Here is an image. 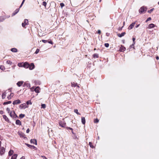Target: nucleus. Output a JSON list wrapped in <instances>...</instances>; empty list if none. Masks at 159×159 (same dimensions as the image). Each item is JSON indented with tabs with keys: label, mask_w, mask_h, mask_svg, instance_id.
I'll return each mask as SVG.
<instances>
[{
	"label": "nucleus",
	"mask_w": 159,
	"mask_h": 159,
	"mask_svg": "<svg viewBox=\"0 0 159 159\" xmlns=\"http://www.w3.org/2000/svg\"><path fill=\"white\" fill-rule=\"evenodd\" d=\"M29 24L28 20L25 19L24 20V22L22 23V26L23 27L25 28L26 25H28Z\"/></svg>",
	"instance_id": "f257e3e1"
},
{
	"label": "nucleus",
	"mask_w": 159,
	"mask_h": 159,
	"mask_svg": "<svg viewBox=\"0 0 159 159\" xmlns=\"http://www.w3.org/2000/svg\"><path fill=\"white\" fill-rule=\"evenodd\" d=\"M147 10V8L146 7H144L143 6L141 7L140 9L139 10V13H141L143 12L144 11H146Z\"/></svg>",
	"instance_id": "f03ea898"
},
{
	"label": "nucleus",
	"mask_w": 159,
	"mask_h": 159,
	"mask_svg": "<svg viewBox=\"0 0 159 159\" xmlns=\"http://www.w3.org/2000/svg\"><path fill=\"white\" fill-rule=\"evenodd\" d=\"M10 116L13 118H16L17 117V115L15 113L14 111H11L10 113Z\"/></svg>",
	"instance_id": "7ed1b4c3"
},
{
	"label": "nucleus",
	"mask_w": 159,
	"mask_h": 159,
	"mask_svg": "<svg viewBox=\"0 0 159 159\" xmlns=\"http://www.w3.org/2000/svg\"><path fill=\"white\" fill-rule=\"evenodd\" d=\"M59 123V125L62 127H64L66 126V123L64 121H60Z\"/></svg>",
	"instance_id": "20e7f679"
},
{
	"label": "nucleus",
	"mask_w": 159,
	"mask_h": 159,
	"mask_svg": "<svg viewBox=\"0 0 159 159\" xmlns=\"http://www.w3.org/2000/svg\"><path fill=\"white\" fill-rule=\"evenodd\" d=\"M5 151V149L3 147H1L0 148V155H3Z\"/></svg>",
	"instance_id": "39448f33"
},
{
	"label": "nucleus",
	"mask_w": 159,
	"mask_h": 159,
	"mask_svg": "<svg viewBox=\"0 0 159 159\" xmlns=\"http://www.w3.org/2000/svg\"><path fill=\"white\" fill-rule=\"evenodd\" d=\"M28 107V106L26 105L25 103H23L20 105V108L22 109H25Z\"/></svg>",
	"instance_id": "423d86ee"
},
{
	"label": "nucleus",
	"mask_w": 159,
	"mask_h": 159,
	"mask_svg": "<svg viewBox=\"0 0 159 159\" xmlns=\"http://www.w3.org/2000/svg\"><path fill=\"white\" fill-rule=\"evenodd\" d=\"M30 66V64L27 62L23 63V67L25 68H29Z\"/></svg>",
	"instance_id": "0eeeda50"
},
{
	"label": "nucleus",
	"mask_w": 159,
	"mask_h": 159,
	"mask_svg": "<svg viewBox=\"0 0 159 159\" xmlns=\"http://www.w3.org/2000/svg\"><path fill=\"white\" fill-rule=\"evenodd\" d=\"M34 65L33 63H31L30 64V66L29 68V69L30 70H32L34 68Z\"/></svg>",
	"instance_id": "6e6552de"
},
{
	"label": "nucleus",
	"mask_w": 159,
	"mask_h": 159,
	"mask_svg": "<svg viewBox=\"0 0 159 159\" xmlns=\"http://www.w3.org/2000/svg\"><path fill=\"white\" fill-rule=\"evenodd\" d=\"M135 24V22H134V23H133L131 24L129 26L128 29L129 30L132 29L133 28V27H134Z\"/></svg>",
	"instance_id": "1a4fd4ad"
},
{
	"label": "nucleus",
	"mask_w": 159,
	"mask_h": 159,
	"mask_svg": "<svg viewBox=\"0 0 159 159\" xmlns=\"http://www.w3.org/2000/svg\"><path fill=\"white\" fill-rule=\"evenodd\" d=\"M20 103H21L20 101V100L18 99V100H15L14 101H13V105H15V104H20Z\"/></svg>",
	"instance_id": "9d476101"
},
{
	"label": "nucleus",
	"mask_w": 159,
	"mask_h": 159,
	"mask_svg": "<svg viewBox=\"0 0 159 159\" xmlns=\"http://www.w3.org/2000/svg\"><path fill=\"white\" fill-rule=\"evenodd\" d=\"M125 48L124 46L121 45L120 48L119 50L120 52H124L125 50Z\"/></svg>",
	"instance_id": "9b49d317"
},
{
	"label": "nucleus",
	"mask_w": 159,
	"mask_h": 159,
	"mask_svg": "<svg viewBox=\"0 0 159 159\" xmlns=\"http://www.w3.org/2000/svg\"><path fill=\"white\" fill-rule=\"evenodd\" d=\"M19 9L17 8L16 10L13 13L12 16H14L15 15H16L19 11Z\"/></svg>",
	"instance_id": "f8f14e48"
},
{
	"label": "nucleus",
	"mask_w": 159,
	"mask_h": 159,
	"mask_svg": "<svg viewBox=\"0 0 159 159\" xmlns=\"http://www.w3.org/2000/svg\"><path fill=\"white\" fill-rule=\"evenodd\" d=\"M23 81H20L18 82L16 84L18 87H20L21 86L23 83Z\"/></svg>",
	"instance_id": "ddd939ff"
},
{
	"label": "nucleus",
	"mask_w": 159,
	"mask_h": 159,
	"mask_svg": "<svg viewBox=\"0 0 159 159\" xmlns=\"http://www.w3.org/2000/svg\"><path fill=\"white\" fill-rule=\"evenodd\" d=\"M125 34V32L122 33L121 34H117V36L119 37H121L123 36Z\"/></svg>",
	"instance_id": "4468645a"
},
{
	"label": "nucleus",
	"mask_w": 159,
	"mask_h": 159,
	"mask_svg": "<svg viewBox=\"0 0 159 159\" xmlns=\"http://www.w3.org/2000/svg\"><path fill=\"white\" fill-rule=\"evenodd\" d=\"M24 85L25 86H26L28 88H30V84L28 82H26L25 83Z\"/></svg>",
	"instance_id": "2eb2a0df"
},
{
	"label": "nucleus",
	"mask_w": 159,
	"mask_h": 159,
	"mask_svg": "<svg viewBox=\"0 0 159 159\" xmlns=\"http://www.w3.org/2000/svg\"><path fill=\"white\" fill-rule=\"evenodd\" d=\"M40 88L39 87H37L34 89V91L36 93H39L40 92Z\"/></svg>",
	"instance_id": "dca6fc26"
},
{
	"label": "nucleus",
	"mask_w": 159,
	"mask_h": 159,
	"mask_svg": "<svg viewBox=\"0 0 159 159\" xmlns=\"http://www.w3.org/2000/svg\"><path fill=\"white\" fill-rule=\"evenodd\" d=\"M30 143H32L37 144V141L36 139H31L30 141Z\"/></svg>",
	"instance_id": "f3484780"
},
{
	"label": "nucleus",
	"mask_w": 159,
	"mask_h": 159,
	"mask_svg": "<svg viewBox=\"0 0 159 159\" xmlns=\"http://www.w3.org/2000/svg\"><path fill=\"white\" fill-rule=\"evenodd\" d=\"M72 137L74 139L76 140L79 139V137L76 135L75 134L73 135Z\"/></svg>",
	"instance_id": "a211bd4d"
},
{
	"label": "nucleus",
	"mask_w": 159,
	"mask_h": 159,
	"mask_svg": "<svg viewBox=\"0 0 159 159\" xmlns=\"http://www.w3.org/2000/svg\"><path fill=\"white\" fill-rule=\"evenodd\" d=\"M81 122L83 124H85V120L84 117H81Z\"/></svg>",
	"instance_id": "6ab92c4d"
},
{
	"label": "nucleus",
	"mask_w": 159,
	"mask_h": 159,
	"mask_svg": "<svg viewBox=\"0 0 159 159\" xmlns=\"http://www.w3.org/2000/svg\"><path fill=\"white\" fill-rule=\"evenodd\" d=\"M13 95L14 94L13 93H11L7 97L8 99L9 100L11 99V98L13 96Z\"/></svg>",
	"instance_id": "aec40b11"
},
{
	"label": "nucleus",
	"mask_w": 159,
	"mask_h": 159,
	"mask_svg": "<svg viewBox=\"0 0 159 159\" xmlns=\"http://www.w3.org/2000/svg\"><path fill=\"white\" fill-rule=\"evenodd\" d=\"M14 152L12 150H10L9 152H8V155L9 156H11L13 153Z\"/></svg>",
	"instance_id": "412c9836"
},
{
	"label": "nucleus",
	"mask_w": 159,
	"mask_h": 159,
	"mask_svg": "<svg viewBox=\"0 0 159 159\" xmlns=\"http://www.w3.org/2000/svg\"><path fill=\"white\" fill-rule=\"evenodd\" d=\"M155 27V25L153 24H151L149 25L148 28H152Z\"/></svg>",
	"instance_id": "4be33fe9"
},
{
	"label": "nucleus",
	"mask_w": 159,
	"mask_h": 159,
	"mask_svg": "<svg viewBox=\"0 0 159 159\" xmlns=\"http://www.w3.org/2000/svg\"><path fill=\"white\" fill-rule=\"evenodd\" d=\"M11 51L13 52H17V49L15 48H13L11 49Z\"/></svg>",
	"instance_id": "5701e85b"
},
{
	"label": "nucleus",
	"mask_w": 159,
	"mask_h": 159,
	"mask_svg": "<svg viewBox=\"0 0 159 159\" xmlns=\"http://www.w3.org/2000/svg\"><path fill=\"white\" fill-rule=\"evenodd\" d=\"M17 156V154H14L11 157V159H16Z\"/></svg>",
	"instance_id": "b1692460"
},
{
	"label": "nucleus",
	"mask_w": 159,
	"mask_h": 159,
	"mask_svg": "<svg viewBox=\"0 0 159 159\" xmlns=\"http://www.w3.org/2000/svg\"><path fill=\"white\" fill-rule=\"evenodd\" d=\"M16 125H21V121L18 120H16Z\"/></svg>",
	"instance_id": "393cba45"
},
{
	"label": "nucleus",
	"mask_w": 159,
	"mask_h": 159,
	"mask_svg": "<svg viewBox=\"0 0 159 159\" xmlns=\"http://www.w3.org/2000/svg\"><path fill=\"white\" fill-rule=\"evenodd\" d=\"M18 66L19 67H23V62H20L18 64Z\"/></svg>",
	"instance_id": "a878e982"
},
{
	"label": "nucleus",
	"mask_w": 159,
	"mask_h": 159,
	"mask_svg": "<svg viewBox=\"0 0 159 159\" xmlns=\"http://www.w3.org/2000/svg\"><path fill=\"white\" fill-rule=\"evenodd\" d=\"M6 93L5 92H4L2 94V98L4 99L5 98L6 96Z\"/></svg>",
	"instance_id": "bb28decb"
},
{
	"label": "nucleus",
	"mask_w": 159,
	"mask_h": 159,
	"mask_svg": "<svg viewBox=\"0 0 159 159\" xmlns=\"http://www.w3.org/2000/svg\"><path fill=\"white\" fill-rule=\"evenodd\" d=\"M93 57L94 58H98V55L97 53H95L93 55Z\"/></svg>",
	"instance_id": "cd10ccee"
},
{
	"label": "nucleus",
	"mask_w": 159,
	"mask_h": 159,
	"mask_svg": "<svg viewBox=\"0 0 159 159\" xmlns=\"http://www.w3.org/2000/svg\"><path fill=\"white\" fill-rule=\"evenodd\" d=\"M77 85V83H75L73 82H72L71 83V85L72 87H75Z\"/></svg>",
	"instance_id": "c85d7f7f"
},
{
	"label": "nucleus",
	"mask_w": 159,
	"mask_h": 159,
	"mask_svg": "<svg viewBox=\"0 0 159 159\" xmlns=\"http://www.w3.org/2000/svg\"><path fill=\"white\" fill-rule=\"evenodd\" d=\"M5 20V18L3 16H0V22L3 21Z\"/></svg>",
	"instance_id": "c756f323"
},
{
	"label": "nucleus",
	"mask_w": 159,
	"mask_h": 159,
	"mask_svg": "<svg viewBox=\"0 0 159 159\" xmlns=\"http://www.w3.org/2000/svg\"><path fill=\"white\" fill-rule=\"evenodd\" d=\"M25 144L27 145V147H28L31 148H35V147L33 146H32V145H31L28 144H27V143H26Z\"/></svg>",
	"instance_id": "7c9ffc66"
},
{
	"label": "nucleus",
	"mask_w": 159,
	"mask_h": 159,
	"mask_svg": "<svg viewBox=\"0 0 159 159\" xmlns=\"http://www.w3.org/2000/svg\"><path fill=\"white\" fill-rule=\"evenodd\" d=\"M3 118L5 120L7 121L8 120V118L7 117V116L5 115H3Z\"/></svg>",
	"instance_id": "2f4dec72"
},
{
	"label": "nucleus",
	"mask_w": 159,
	"mask_h": 159,
	"mask_svg": "<svg viewBox=\"0 0 159 159\" xmlns=\"http://www.w3.org/2000/svg\"><path fill=\"white\" fill-rule=\"evenodd\" d=\"M32 104V103L30 100H29L26 102V105L27 106L29 104L31 105Z\"/></svg>",
	"instance_id": "473e14b6"
},
{
	"label": "nucleus",
	"mask_w": 159,
	"mask_h": 159,
	"mask_svg": "<svg viewBox=\"0 0 159 159\" xmlns=\"http://www.w3.org/2000/svg\"><path fill=\"white\" fill-rule=\"evenodd\" d=\"M11 102V101H8V102H4L3 105H6L9 104H10Z\"/></svg>",
	"instance_id": "72a5a7b5"
},
{
	"label": "nucleus",
	"mask_w": 159,
	"mask_h": 159,
	"mask_svg": "<svg viewBox=\"0 0 159 159\" xmlns=\"http://www.w3.org/2000/svg\"><path fill=\"white\" fill-rule=\"evenodd\" d=\"M89 145L90 147L91 148H94V146L93 145L92 143V142H89Z\"/></svg>",
	"instance_id": "f704fd0d"
},
{
	"label": "nucleus",
	"mask_w": 159,
	"mask_h": 159,
	"mask_svg": "<svg viewBox=\"0 0 159 159\" xmlns=\"http://www.w3.org/2000/svg\"><path fill=\"white\" fill-rule=\"evenodd\" d=\"M0 68L2 70H4L5 69V68L3 66H1Z\"/></svg>",
	"instance_id": "c9c22d12"
},
{
	"label": "nucleus",
	"mask_w": 159,
	"mask_h": 159,
	"mask_svg": "<svg viewBox=\"0 0 159 159\" xmlns=\"http://www.w3.org/2000/svg\"><path fill=\"white\" fill-rule=\"evenodd\" d=\"M25 116V115L24 114H21L20 115L19 117L20 118H23Z\"/></svg>",
	"instance_id": "e433bc0d"
},
{
	"label": "nucleus",
	"mask_w": 159,
	"mask_h": 159,
	"mask_svg": "<svg viewBox=\"0 0 159 159\" xmlns=\"http://www.w3.org/2000/svg\"><path fill=\"white\" fill-rule=\"evenodd\" d=\"M74 111L78 115H80V114L78 112V110L77 109L74 110Z\"/></svg>",
	"instance_id": "4c0bfd02"
},
{
	"label": "nucleus",
	"mask_w": 159,
	"mask_h": 159,
	"mask_svg": "<svg viewBox=\"0 0 159 159\" xmlns=\"http://www.w3.org/2000/svg\"><path fill=\"white\" fill-rule=\"evenodd\" d=\"M41 106L42 108H45L46 107V105L44 104H42Z\"/></svg>",
	"instance_id": "58836bf2"
},
{
	"label": "nucleus",
	"mask_w": 159,
	"mask_h": 159,
	"mask_svg": "<svg viewBox=\"0 0 159 159\" xmlns=\"http://www.w3.org/2000/svg\"><path fill=\"white\" fill-rule=\"evenodd\" d=\"M6 63L8 64H10V65H11V64H12V62L10 61H7V62Z\"/></svg>",
	"instance_id": "ea45409f"
},
{
	"label": "nucleus",
	"mask_w": 159,
	"mask_h": 159,
	"mask_svg": "<svg viewBox=\"0 0 159 159\" xmlns=\"http://www.w3.org/2000/svg\"><path fill=\"white\" fill-rule=\"evenodd\" d=\"M42 5L44 6L45 7H46L47 5V3L46 2H43L42 3Z\"/></svg>",
	"instance_id": "a19ab883"
},
{
	"label": "nucleus",
	"mask_w": 159,
	"mask_h": 159,
	"mask_svg": "<svg viewBox=\"0 0 159 159\" xmlns=\"http://www.w3.org/2000/svg\"><path fill=\"white\" fill-rule=\"evenodd\" d=\"M99 122V120L98 119H96L94 120V122L95 123H97Z\"/></svg>",
	"instance_id": "79ce46f5"
},
{
	"label": "nucleus",
	"mask_w": 159,
	"mask_h": 159,
	"mask_svg": "<svg viewBox=\"0 0 159 159\" xmlns=\"http://www.w3.org/2000/svg\"><path fill=\"white\" fill-rule=\"evenodd\" d=\"M154 9L153 8L151 9L150 10L148 11V12L149 13H151L153 10Z\"/></svg>",
	"instance_id": "37998d69"
},
{
	"label": "nucleus",
	"mask_w": 159,
	"mask_h": 159,
	"mask_svg": "<svg viewBox=\"0 0 159 159\" xmlns=\"http://www.w3.org/2000/svg\"><path fill=\"white\" fill-rule=\"evenodd\" d=\"M60 5L61 8L65 6V5L63 3H61L60 4Z\"/></svg>",
	"instance_id": "c03bdc74"
},
{
	"label": "nucleus",
	"mask_w": 159,
	"mask_h": 159,
	"mask_svg": "<svg viewBox=\"0 0 159 159\" xmlns=\"http://www.w3.org/2000/svg\"><path fill=\"white\" fill-rule=\"evenodd\" d=\"M104 45L107 48L109 46V44L108 43H105L104 44Z\"/></svg>",
	"instance_id": "a18cd8bd"
},
{
	"label": "nucleus",
	"mask_w": 159,
	"mask_h": 159,
	"mask_svg": "<svg viewBox=\"0 0 159 159\" xmlns=\"http://www.w3.org/2000/svg\"><path fill=\"white\" fill-rule=\"evenodd\" d=\"M39 49H37L36 50V51L35 52V53L36 54L38 53L39 52Z\"/></svg>",
	"instance_id": "49530a36"
},
{
	"label": "nucleus",
	"mask_w": 159,
	"mask_h": 159,
	"mask_svg": "<svg viewBox=\"0 0 159 159\" xmlns=\"http://www.w3.org/2000/svg\"><path fill=\"white\" fill-rule=\"evenodd\" d=\"M25 0H23L22 2V3L20 5V8L22 6L23 4L24 3V2H25Z\"/></svg>",
	"instance_id": "de8ad7c7"
},
{
	"label": "nucleus",
	"mask_w": 159,
	"mask_h": 159,
	"mask_svg": "<svg viewBox=\"0 0 159 159\" xmlns=\"http://www.w3.org/2000/svg\"><path fill=\"white\" fill-rule=\"evenodd\" d=\"M42 42H43V43H46L47 42H48V41L47 40H42Z\"/></svg>",
	"instance_id": "09e8293b"
},
{
	"label": "nucleus",
	"mask_w": 159,
	"mask_h": 159,
	"mask_svg": "<svg viewBox=\"0 0 159 159\" xmlns=\"http://www.w3.org/2000/svg\"><path fill=\"white\" fill-rule=\"evenodd\" d=\"M151 20V18L150 17H148L146 20V22H147V21L150 20Z\"/></svg>",
	"instance_id": "8fccbe9b"
},
{
	"label": "nucleus",
	"mask_w": 159,
	"mask_h": 159,
	"mask_svg": "<svg viewBox=\"0 0 159 159\" xmlns=\"http://www.w3.org/2000/svg\"><path fill=\"white\" fill-rule=\"evenodd\" d=\"M135 39L134 38H133L132 39V40L133 41V43L134 44L135 43Z\"/></svg>",
	"instance_id": "3c124183"
},
{
	"label": "nucleus",
	"mask_w": 159,
	"mask_h": 159,
	"mask_svg": "<svg viewBox=\"0 0 159 159\" xmlns=\"http://www.w3.org/2000/svg\"><path fill=\"white\" fill-rule=\"evenodd\" d=\"M41 157L43 158V159H48L45 156H41Z\"/></svg>",
	"instance_id": "603ef678"
},
{
	"label": "nucleus",
	"mask_w": 159,
	"mask_h": 159,
	"mask_svg": "<svg viewBox=\"0 0 159 159\" xmlns=\"http://www.w3.org/2000/svg\"><path fill=\"white\" fill-rule=\"evenodd\" d=\"M48 42L49 43L51 44H53V42L51 40H50V41H48Z\"/></svg>",
	"instance_id": "864d4df0"
},
{
	"label": "nucleus",
	"mask_w": 159,
	"mask_h": 159,
	"mask_svg": "<svg viewBox=\"0 0 159 159\" xmlns=\"http://www.w3.org/2000/svg\"><path fill=\"white\" fill-rule=\"evenodd\" d=\"M30 130L29 129H28L26 130V133H28L30 132Z\"/></svg>",
	"instance_id": "5fc2aeb1"
},
{
	"label": "nucleus",
	"mask_w": 159,
	"mask_h": 159,
	"mask_svg": "<svg viewBox=\"0 0 159 159\" xmlns=\"http://www.w3.org/2000/svg\"><path fill=\"white\" fill-rule=\"evenodd\" d=\"M10 109L8 108H7V111L8 112H9L10 111Z\"/></svg>",
	"instance_id": "6e6d98bb"
},
{
	"label": "nucleus",
	"mask_w": 159,
	"mask_h": 159,
	"mask_svg": "<svg viewBox=\"0 0 159 159\" xmlns=\"http://www.w3.org/2000/svg\"><path fill=\"white\" fill-rule=\"evenodd\" d=\"M98 33L99 34H100L101 33V31L100 30H98Z\"/></svg>",
	"instance_id": "4d7b16f0"
},
{
	"label": "nucleus",
	"mask_w": 159,
	"mask_h": 159,
	"mask_svg": "<svg viewBox=\"0 0 159 159\" xmlns=\"http://www.w3.org/2000/svg\"><path fill=\"white\" fill-rule=\"evenodd\" d=\"M110 35V34L109 33H106V35L107 36H109V35Z\"/></svg>",
	"instance_id": "13d9d810"
},
{
	"label": "nucleus",
	"mask_w": 159,
	"mask_h": 159,
	"mask_svg": "<svg viewBox=\"0 0 159 159\" xmlns=\"http://www.w3.org/2000/svg\"><path fill=\"white\" fill-rule=\"evenodd\" d=\"M123 27H123H121V28L119 27V30H122V28Z\"/></svg>",
	"instance_id": "bf43d9fd"
},
{
	"label": "nucleus",
	"mask_w": 159,
	"mask_h": 159,
	"mask_svg": "<svg viewBox=\"0 0 159 159\" xmlns=\"http://www.w3.org/2000/svg\"><path fill=\"white\" fill-rule=\"evenodd\" d=\"M139 24L138 25H137L135 26V27H136V28H138V27H139Z\"/></svg>",
	"instance_id": "052dcab7"
},
{
	"label": "nucleus",
	"mask_w": 159,
	"mask_h": 159,
	"mask_svg": "<svg viewBox=\"0 0 159 159\" xmlns=\"http://www.w3.org/2000/svg\"><path fill=\"white\" fill-rule=\"evenodd\" d=\"M20 159H25V158L24 157H21Z\"/></svg>",
	"instance_id": "680f3d73"
},
{
	"label": "nucleus",
	"mask_w": 159,
	"mask_h": 159,
	"mask_svg": "<svg viewBox=\"0 0 159 159\" xmlns=\"http://www.w3.org/2000/svg\"><path fill=\"white\" fill-rule=\"evenodd\" d=\"M156 59L157 60H158L159 59V57H158V56H157L156 57Z\"/></svg>",
	"instance_id": "e2e57ef3"
},
{
	"label": "nucleus",
	"mask_w": 159,
	"mask_h": 159,
	"mask_svg": "<svg viewBox=\"0 0 159 159\" xmlns=\"http://www.w3.org/2000/svg\"><path fill=\"white\" fill-rule=\"evenodd\" d=\"M69 129H70V130H73V129H72V128H71L69 127Z\"/></svg>",
	"instance_id": "0e129e2a"
},
{
	"label": "nucleus",
	"mask_w": 159,
	"mask_h": 159,
	"mask_svg": "<svg viewBox=\"0 0 159 159\" xmlns=\"http://www.w3.org/2000/svg\"><path fill=\"white\" fill-rule=\"evenodd\" d=\"M134 44L133 43V44L132 45L130 46V47H131V48H132V47H133V46H134Z\"/></svg>",
	"instance_id": "69168bd1"
},
{
	"label": "nucleus",
	"mask_w": 159,
	"mask_h": 159,
	"mask_svg": "<svg viewBox=\"0 0 159 159\" xmlns=\"http://www.w3.org/2000/svg\"><path fill=\"white\" fill-rule=\"evenodd\" d=\"M72 133L73 134V135L75 134L74 133V132L73 131H72Z\"/></svg>",
	"instance_id": "338daca9"
},
{
	"label": "nucleus",
	"mask_w": 159,
	"mask_h": 159,
	"mask_svg": "<svg viewBox=\"0 0 159 159\" xmlns=\"http://www.w3.org/2000/svg\"><path fill=\"white\" fill-rule=\"evenodd\" d=\"M125 22H123V25H125Z\"/></svg>",
	"instance_id": "774afa93"
}]
</instances>
